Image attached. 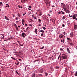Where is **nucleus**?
Returning a JSON list of instances; mask_svg holds the SVG:
<instances>
[{
	"label": "nucleus",
	"instance_id": "obj_45",
	"mask_svg": "<svg viewBox=\"0 0 77 77\" xmlns=\"http://www.w3.org/2000/svg\"><path fill=\"white\" fill-rule=\"evenodd\" d=\"M16 30H18V28L17 27L16 28Z\"/></svg>",
	"mask_w": 77,
	"mask_h": 77
},
{
	"label": "nucleus",
	"instance_id": "obj_62",
	"mask_svg": "<svg viewBox=\"0 0 77 77\" xmlns=\"http://www.w3.org/2000/svg\"><path fill=\"white\" fill-rule=\"evenodd\" d=\"M22 23L23 25H24V23L23 22H22Z\"/></svg>",
	"mask_w": 77,
	"mask_h": 77
},
{
	"label": "nucleus",
	"instance_id": "obj_44",
	"mask_svg": "<svg viewBox=\"0 0 77 77\" xmlns=\"http://www.w3.org/2000/svg\"><path fill=\"white\" fill-rule=\"evenodd\" d=\"M6 5L7 6H8V7H9V5H8V4H6Z\"/></svg>",
	"mask_w": 77,
	"mask_h": 77
},
{
	"label": "nucleus",
	"instance_id": "obj_2",
	"mask_svg": "<svg viewBox=\"0 0 77 77\" xmlns=\"http://www.w3.org/2000/svg\"><path fill=\"white\" fill-rule=\"evenodd\" d=\"M59 37L60 38H62V39H64L65 38V35L62 34H60L59 35Z\"/></svg>",
	"mask_w": 77,
	"mask_h": 77
},
{
	"label": "nucleus",
	"instance_id": "obj_57",
	"mask_svg": "<svg viewBox=\"0 0 77 77\" xmlns=\"http://www.w3.org/2000/svg\"><path fill=\"white\" fill-rule=\"evenodd\" d=\"M61 42H63V41L62 40H61Z\"/></svg>",
	"mask_w": 77,
	"mask_h": 77
},
{
	"label": "nucleus",
	"instance_id": "obj_17",
	"mask_svg": "<svg viewBox=\"0 0 77 77\" xmlns=\"http://www.w3.org/2000/svg\"><path fill=\"white\" fill-rule=\"evenodd\" d=\"M17 16H18V17H20L21 15H20V14L19 13L17 14Z\"/></svg>",
	"mask_w": 77,
	"mask_h": 77
},
{
	"label": "nucleus",
	"instance_id": "obj_20",
	"mask_svg": "<svg viewBox=\"0 0 77 77\" xmlns=\"http://www.w3.org/2000/svg\"><path fill=\"white\" fill-rule=\"evenodd\" d=\"M63 18H62V20H65V18H66V17L65 16H63Z\"/></svg>",
	"mask_w": 77,
	"mask_h": 77
},
{
	"label": "nucleus",
	"instance_id": "obj_34",
	"mask_svg": "<svg viewBox=\"0 0 77 77\" xmlns=\"http://www.w3.org/2000/svg\"><path fill=\"white\" fill-rule=\"evenodd\" d=\"M59 68V67L57 66L55 68L56 69H58V68Z\"/></svg>",
	"mask_w": 77,
	"mask_h": 77
},
{
	"label": "nucleus",
	"instance_id": "obj_9",
	"mask_svg": "<svg viewBox=\"0 0 77 77\" xmlns=\"http://www.w3.org/2000/svg\"><path fill=\"white\" fill-rule=\"evenodd\" d=\"M24 34H25V33L23 32L22 33V36H23V38H25V36H24Z\"/></svg>",
	"mask_w": 77,
	"mask_h": 77
},
{
	"label": "nucleus",
	"instance_id": "obj_30",
	"mask_svg": "<svg viewBox=\"0 0 77 77\" xmlns=\"http://www.w3.org/2000/svg\"><path fill=\"white\" fill-rule=\"evenodd\" d=\"M13 39L12 36H11L10 37V39Z\"/></svg>",
	"mask_w": 77,
	"mask_h": 77
},
{
	"label": "nucleus",
	"instance_id": "obj_1",
	"mask_svg": "<svg viewBox=\"0 0 77 77\" xmlns=\"http://www.w3.org/2000/svg\"><path fill=\"white\" fill-rule=\"evenodd\" d=\"M67 57L65 54H63L60 57V59L61 60H63V59H66Z\"/></svg>",
	"mask_w": 77,
	"mask_h": 77
},
{
	"label": "nucleus",
	"instance_id": "obj_50",
	"mask_svg": "<svg viewBox=\"0 0 77 77\" xmlns=\"http://www.w3.org/2000/svg\"><path fill=\"white\" fill-rule=\"evenodd\" d=\"M29 8H31V6H29Z\"/></svg>",
	"mask_w": 77,
	"mask_h": 77
},
{
	"label": "nucleus",
	"instance_id": "obj_13",
	"mask_svg": "<svg viewBox=\"0 0 77 77\" xmlns=\"http://www.w3.org/2000/svg\"><path fill=\"white\" fill-rule=\"evenodd\" d=\"M35 32L36 34H37V33H38V29H35Z\"/></svg>",
	"mask_w": 77,
	"mask_h": 77
},
{
	"label": "nucleus",
	"instance_id": "obj_55",
	"mask_svg": "<svg viewBox=\"0 0 77 77\" xmlns=\"http://www.w3.org/2000/svg\"><path fill=\"white\" fill-rule=\"evenodd\" d=\"M38 26H41V24L39 23V24H38Z\"/></svg>",
	"mask_w": 77,
	"mask_h": 77
},
{
	"label": "nucleus",
	"instance_id": "obj_27",
	"mask_svg": "<svg viewBox=\"0 0 77 77\" xmlns=\"http://www.w3.org/2000/svg\"><path fill=\"white\" fill-rule=\"evenodd\" d=\"M40 32H42V33H44V31H43V30H41L40 31Z\"/></svg>",
	"mask_w": 77,
	"mask_h": 77
},
{
	"label": "nucleus",
	"instance_id": "obj_42",
	"mask_svg": "<svg viewBox=\"0 0 77 77\" xmlns=\"http://www.w3.org/2000/svg\"><path fill=\"white\" fill-rule=\"evenodd\" d=\"M15 18H16V20H18V17H16Z\"/></svg>",
	"mask_w": 77,
	"mask_h": 77
},
{
	"label": "nucleus",
	"instance_id": "obj_32",
	"mask_svg": "<svg viewBox=\"0 0 77 77\" xmlns=\"http://www.w3.org/2000/svg\"><path fill=\"white\" fill-rule=\"evenodd\" d=\"M11 58L12 59H14V60H16V59H15V58H14L12 57H11Z\"/></svg>",
	"mask_w": 77,
	"mask_h": 77
},
{
	"label": "nucleus",
	"instance_id": "obj_39",
	"mask_svg": "<svg viewBox=\"0 0 77 77\" xmlns=\"http://www.w3.org/2000/svg\"><path fill=\"white\" fill-rule=\"evenodd\" d=\"M63 34H64V35H66V33H65V32H64Z\"/></svg>",
	"mask_w": 77,
	"mask_h": 77
},
{
	"label": "nucleus",
	"instance_id": "obj_25",
	"mask_svg": "<svg viewBox=\"0 0 77 77\" xmlns=\"http://www.w3.org/2000/svg\"><path fill=\"white\" fill-rule=\"evenodd\" d=\"M44 48V46H43V47H42V48H40V49H41V50H42L43 49V48Z\"/></svg>",
	"mask_w": 77,
	"mask_h": 77
},
{
	"label": "nucleus",
	"instance_id": "obj_26",
	"mask_svg": "<svg viewBox=\"0 0 77 77\" xmlns=\"http://www.w3.org/2000/svg\"><path fill=\"white\" fill-rule=\"evenodd\" d=\"M16 73H17V74H18V75H20V74H19V73H18V72L16 71Z\"/></svg>",
	"mask_w": 77,
	"mask_h": 77
},
{
	"label": "nucleus",
	"instance_id": "obj_41",
	"mask_svg": "<svg viewBox=\"0 0 77 77\" xmlns=\"http://www.w3.org/2000/svg\"><path fill=\"white\" fill-rule=\"evenodd\" d=\"M61 4H62V5H63V6H64V5H65V4H64L63 3H61Z\"/></svg>",
	"mask_w": 77,
	"mask_h": 77
},
{
	"label": "nucleus",
	"instance_id": "obj_8",
	"mask_svg": "<svg viewBox=\"0 0 77 77\" xmlns=\"http://www.w3.org/2000/svg\"><path fill=\"white\" fill-rule=\"evenodd\" d=\"M67 52H68V53H71V52H70L69 49V48H67Z\"/></svg>",
	"mask_w": 77,
	"mask_h": 77
},
{
	"label": "nucleus",
	"instance_id": "obj_21",
	"mask_svg": "<svg viewBox=\"0 0 77 77\" xmlns=\"http://www.w3.org/2000/svg\"><path fill=\"white\" fill-rule=\"evenodd\" d=\"M42 28H43V29L45 30V29H46V28L43 26L42 27Z\"/></svg>",
	"mask_w": 77,
	"mask_h": 77
},
{
	"label": "nucleus",
	"instance_id": "obj_4",
	"mask_svg": "<svg viewBox=\"0 0 77 77\" xmlns=\"http://www.w3.org/2000/svg\"><path fill=\"white\" fill-rule=\"evenodd\" d=\"M73 35H74V34L72 32H71L70 35V37H71V38L73 37Z\"/></svg>",
	"mask_w": 77,
	"mask_h": 77
},
{
	"label": "nucleus",
	"instance_id": "obj_7",
	"mask_svg": "<svg viewBox=\"0 0 77 77\" xmlns=\"http://www.w3.org/2000/svg\"><path fill=\"white\" fill-rule=\"evenodd\" d=\"M5 19L7 20H8V21H9V19L8 17H6V16H5Z\"/></svg>",
	"mask_w": 77,
	"mask_h": 77
},
{
	"label": "nucleus",
	"instance_id": "obj_60",
	"mask_svg": "<svg viewBox=\"0 0 77 77\" xmlns=\"http://www.w3.org/2000/svg\"><path fill=\"white\" fill-rule=\"evenodd\" d=\"M20 8H21L22 9V8H23V7L20 6Z\"/></svg>",
	"mask_w": 77,
	"mask_h": 77
},
{
	"label": "nucleus",
	"instance_id": "obj_40",
	"mask_svg": "<svg viewBox=\"0 0 77 77\" xmlns=\"http://www.w3.org/2000/svg\"><path fill=\"white\" fill-rule=\"evenodd\" d=\"M69 17H72V16H71L70 14H69Z\"/></svg>",
	"mask_w": 77,
	"mask_h": 77
},
{
	"label": "nucleus",
	"instance_id": "obj_18",
	"mask_svg": "<svg viewBox=\"0 0 77 77\" xmlns=\"http://www.w3.org/2000/svg\"><path fill=\"white\" fill-rule=\"evenodd\" d=\"M66 12H67V14H70V11H69V10H67V11H66Z\"/></svg>",
	"mask_w": 77,
	"mask_h": 77
},
{
	"label": "nucleus",
	"instance_id": "obj_54",
	"mask_svg": "<svg viewBox=\"0 0 77 77\" xmlns=\"http://www.w3.org/2000/svg\"><path fill=\"white\" fill-rule=\"evenodd\" d=\"M19 64V63H17V64H16V65H18V64Z\"/></svg>",
	"mask_w": 77,
	"mask_h": 77
},
{
	"label": "nucleus",
	"instance_id": "obj_63",
	"mask_svg": "<svg viewBox=\"0 0 77 77\" xmlns=\"http://www.w3.org/2000/svg\"><path fill=\"white\" fill-rule=\"evenodd\" d=\"M55 6H52V8H53V7H54Z\"/></svg>",
	"mask_w": 77,
	"mask_h": 77
},
{
	"label": "nucleus",
	"instance_id": "obj_58",
	"mask_svg": "<svg viewBox=\"0 0 77 77\" xmlns=\"http://www.w3.org/2000/svg\"><path fill=\"white\" fill-rule=\"evenodd\" d=\"M53 21L54 23L55 22V20H54Z\"/></svg>",
	"mask_w": 77,
	"mask_h": 77
},
{
	"label": "nucleus",
	"instance_id": "obj_31",
	"mask_svg": "<svg viewBox=\"0 0 77 77\" xmlns=\"http://www.w3.org/2000/svg\"><path fill=\"white\" fill-rule=\"evenodd\" d=\"M67 40H69V41H71V39L69 38H67Z\"/></svg>",
	"mask_w": 77,
	"mask_h": 77
},
{
	"label": "nucleus",
	"instance_id": "obj_64",
	"mask_svg": "<svg viewBox=\"0 0 77 77\" xmlns=\"http://www.w3.org/2000/svg\"><path fill=\"white\" fill-rule=\"evenodd\" d=\"M36 17H34L35 19V20H36Z\"/></svg>",
	"mask_w": 77,
	"mask_h": 77
},
{
	"label": "nucleus",
	"instance_id": "obj_3",
	"mask_svg": "<svg viewBox=\"0 0 77 77\" xmlns=\"http://www.w3.org/2000/svg\"><path fill=\"white\" fill-rule=\"evenodd\" d=\"M42 12H41V11H39L38 13L39 17H41V16L42 15Z\"/></svg>",
	"mask_w": 77,
	"mask_h": 77
},
{
	"label": "nucleus",
	"instance_id": "obj_12",
	"mask_svg": "<svg viewBox=\"0 0 77 77\" xmlns=\"http://www.w3.org/2000/svg\"><path fill=\"white\" fill-rule=\"evenodd\" d=\"M44 71V70L42 69L40 70V72L41 73H42Z\"/></svg>",
	"mask_w": 77,
	"mask_h": 77
},
{
	"label": "nucleus",
	"instance_id": "obj_19",
	"mask_svg": "<svg viewBox=\"0 0 77 77\" xmlns=\"http://www.w3.org/2000/svg\"><path fill=\"white\" fill-rule=\"evenodd\" d=\"M35 77V74L33 73L32 74V77Z\"/></svg>",
	"mask_w": 77,
	"mask_h": 77
},
{
	"label": "nucleus",
	"instance_id": "obj_24",
	"mask_svg": "<svg viewBox=\"0 0 77 77\" xmlns=\"http://www.w3.org/2000/svg\"><path fill=\"white\" fill-rule=\"evenodd\" d=\"M50 21H54V19H50Z\"/></svg>",
	"mask_w": 77,
	"mask_h": 77
},
{
	"label": "nucleus",
	"instance_id": "obj_28",
	"mask_svg": "<svg viewBox=\"0 0 77 77\" xmlns=\"http://www.w3.org/2000/svg\"><path fill=\"white\" fill-rule=\"evenodd\" d=\"M1 35H2L3 36L2 38H3V39H4V36H5V35L3 34Z\"/></svg>",
	"mask_w": 77,
	"mask_h": 77
},
{
	"label": "nucleus",
	"instance_id": "obj_22",
	"mask_svg": "<svg viewBox=\"0 0 77 77\" xmlns=\"http://www.w3.org/2000/svg\"><path fill=\"white\" fill-rule=\"evenodd\" d=\"M46 2H45V3H46V4H48V0H46Z\"/></svg>",
	"mask_w": 77,
	"mask_h": 77
},
{
	"label": "nucleus",
	"instance_id": "obj_61",
	"mask_svg": "<svg viewBox=\"0 0 77 77\" xmlns=\"http://www.w3.org/2000/svg\"><path fill=\"white\" fill-rule=\"evenodd\" d=\"M19 60H21V59H19Z\"/></svg>",
	"mask_w": 77,
	"mask_h": 77
},
{
	"label": "nucleus",
	"instance_id": "obj_59",
	"mask_svg": "<svg viewBox=\"0 0 77 77\" xmlns=\"http://www.w3.org/2000/svg\"><path fill=\"white\" fill-rule=\"evenodd\" d=\"M18 42L19 44L20 45H21V44H20V42H19V41Z\"/></svg>",
	"mask_w": 77,
	"mask_h": 77
},
{
	"label": "nucleus",
	"instance_id": "obj_6",
	"mask_svg": "<svg viewBox=\"0 0 77 77\" xmlns=\"http://www.w3.org/2000/svg\"><path fill=\"white\" fill-rule=\"evenodd\" d=\"M77 25H75L74 26V28L75 29V30H76L77 29Z\"/></svg>",
	"mask_w": 77,
	"mask_h": 77
},
{
	"label": "nucleus",
	"instance_id": "obj_33",
	"mask_svg": "<svg viewBox=\"0 0 77 77\" xmlns=\"http://www.w3.org/2000/svg\"><path fill=\"white\" fill-rule=\"evenodd\" d=\"M41 36H44V33H42L41 34Z\"/></svg>",
	"mask_w": 77,
	"mask_h": 77
},
{
	"label": "nucleus",
	"instance_id": "obj_56",
	"mask_svg": "<svg viewBox=\"0 0 77 77\" xmlns=\"http://www.w3.org/2000/svg\"><path fill=\"white\" fill-rule=\"evenodd\" d=\"M2 77V76L1 75V72L0 73V77Z\"/></svg>",
	"mask_w": 77,
	"mask_h": 77
},
{
	"label": "nucleus",
	"instance_id": "obj_52",
	"mask_svg": "<svg viewBox=\"0 0 77 77\" xmlns=\"http://www.w3.org/2000/svg\"><path fill=\"white\" fill-rule=\"evenodd\" d=\"M28 9L29 11H30V10H31V9H30V8H28Z\"/></svg>",
	"mask_w": 77,
	"mask_h": 77
},
{
	"label": "nucleus",
	"instance_id": "obj_47",
	"mask_svg": "<svg viewBox=\"0 0 77 77\" xmlns=\"http://www.w3.org/2000/svg\"><path fill=\"white\" fill-rule=\"evenodd\" d=\"M29 26H32V24H29Z\"/></svg>",
	"mask_w": 77,
	"mask_h": 77
},
{
	"label": "nucleus",
	"instance_id": "obj_36",
	"mask_svg": "<svg viewBox=\"0 0 77 77\" xmlns=\"http://www.w3.org/2000/svg\"><path fill=\"white\" fill-rule=\"evenodd\" d=\"M24 19L22 20V23H23L24 22Z\"/></svg>",
	"mask_w": 77,
	"mask_h": 77
},
{
	"label": "nucleus",
	"instance_id": "obj_23",
	"mask_svg": "<svg viewBox=\"0 0 77 77\" xmlns=\"http://www.w3.org/2000/svg\"><path fill=\"white\" fill-rule=\"evenodd\" d=\"M51 69L52 71H54V69L52 68H51Z\"/></svg>",
	"mask_w": 77,
	"mask_h": 77
},
{
	"label": "nucleus",
	"instance_id": "obj_38",
	"mask_svg": "<svg viewBox=\"0 0 77 77\" xmlns=\"http://www.w3.org/2000/svg\"><path fill=\"white\" fill-rule=\"evenodd\" d=\"M61 12L62 13V14H64V13L62 11H61Z\"/></svg>",
	"mask_w": 77,
	"mask_h": 77
},
{
	"label": "nucleus",
	"instance_id": "obj_48",
	"mask_svg": "<svg viewBox=\"0 0 77 77\" xmlns=\"http://www.w3.org/2000/svg\"><path fill=\"white\" fill-rule=\"evenodd\" d=\"M64 41H64V39H63V43H64Z\"/></svg>",
	"mask_w": 77,
	"mask_h": 77
},
{
	"label": "nucleus",
	"instance_id": "obj_5",
	"mask_svg": "<svg viewBox=\"0 0 77 77\" xmlns=\"http://www.w3.org/2000/svg\"><path fill=\"white\" fill-rule=\"evenodd\" d=\"M72 17L73 18V19H74L75 20L76 19V17L75 16V14H74L72 16Z\"/></svg>",
	"mask_w": 77,
	"mask_h": 77
},
{
	"label": "nucleus",
	"instance_id": "obj_11",
	"mask_svg": "<svg viewBox=\"0 0 77 77\" xmlns=\"http://www.w3.org/2000/svg\"><path fill=\"white\" fill-rule=\"evenodd\" d=\"M21 2L22 3H25V0H21Z\"/></svg>",
	"mask_w": 77,
	"mask_h": 77
},
{
	"label": "nucleus",
	"instance_id": "obj_29",
	"mask_svg": "<svg viewBox=\"0 0 77 77\" xmlns=\"http://www.w3.org/2000/svg\"><path fill=\"white\" fill-rule=\"evenodd\" d=\"M45 76H47V75H48V73L47 72L45 73Z\"/></svg>",
	"mask_w": 77,
	"mask_h": 77
},
{
	"label": "nucleus",
	"instance_id": "obj_51",
	"mask_svg": "<svg viewBox=\"0 0 77 77\" xmlns=\"http://www.w3.org/2000/svg\"><path fill=\"white\" fill-rule=\"evenodd\" d=\"M26 67H25V71H26Z\"/></svg>",
	"mask_w": 77,
	"mask_h": 77
},
{
	"label": "nucleus",
	"instance_id": "obj_37",
	"mask_svg": "<svg viewBox=\"0 0 77 77\" xmlns=\"http://www.w3.org/2000/svg\"><path fill=\"white\" fill-rule=\"evenodd\" d=\"M62 27H65V24H62Z\"/></svg>",
	"mask_w": 77,
	"mask_h": 77
},
{
	"label": "nucleus",
	"instance_id": "obj_16",
	"mask_svg": "<svg viewBox=\"0 0 77 77\" xmlns=\"http://www.w3.org/2000/svg\"><path fill=\"white\" fill-rule=\"evenodd\" d=\"M74 75H75V76H77V71H76Z\"/></svg>",
	"mask_w": 77,
	"mask_h": 77
},
{
	"label": "nucleus",
	"instance_id": "obj_49",
	"mask_svg": "<svg viewBox=\"0 0 77 77\" xmlns=\"http://www.w3.org/2000/svg\"><path fill=\"white\" fill-rule=\"evenodd\" d=\"M14 26H15V27H17V25H16V24H15L14 25Z\"/></svg>",
	"mask_w": 77,
	"mask_h": 77
},
{
	"label": "nucleus",
	"instance_id": "obj_14",
	"mask_svg": "<svg viewBox=\"0 0 77 77\" xmlns=\"http://www.w3.org/2000/svg\"><path fill=\"white\" fill-rule=\"evenodd\" d=\"M41 21H42V20H41L40 19H39L38 20V22L40 23H41Z\"/></svg>",
	"mask_w": 77,
	"mask_h": 77
},
{
	"label": "nucleus",
	"instance_id": "obj_53",
	"mask_svg": "<svg viewBox=\"0 0 77 77\" xmlns=\"http://www.w3.org/2000/svg\"><path fill=\"white\" fill-rule=\"evenodd\" d=\"M0 5H2V2H0Z\"/></svg>",
	"mask_w": 77,
	"mask_h": 77
},
{
	"label": "nucleus",
	"instance_id": "obj_43",
	"mask_svg": "<svg viewBox=\"0 0 77 77\" xmlns=\"http://www.w3.org/2000/svg\"><path fill=\"white\" fill-rule=\"evenodd\" d=\"M60 13H61V12L60 11L58 13V14H60Z\"/></svg>",
	"mask_w": 77,
	"mask_h": 77
},
{
	"label": "nucleus",
	"instance_id": "obj_35",
	"mask_svg": "<svg viewBox=\"0 0 77 77\" xmlns=\"http://www.w3.org/2000/svg\"><path fill=\"white\" fill-rule=\"evenodd\" d=\"M60 50H61V51H63V50L62 48H60Z\"/></svg>",
	"mask_w": 77,
	"mask_h": 77
},
{
	"label": "nucleus",
	"instance_id": "obj_10",
	"mask_svg": "<svg viewBox=\"0 0 77 77\" xmlns=\"http://www.w3.org/2000/svg\"><path fill=\"white\" fill-rule=\"evenodd\" d=\"M29 21L31 23H33V20L32 19H30L29 20Z\"/></svg>",
	"mask_w": 77,
	"mask_h": 77
},
{
	"label": "nucleus",
	"instance_id": "obj_15",
	"mask_svg": "<svg viewBox=\"0 0 77 77\" xmlns=\"http://www.w3.org/2000/svg\"><path fill=\"white\" fill-rule=\"evenodd\" d=\"M69 44L70 45H72V46L74 45V44H73L71 42V43H69Z\"/></svg>",
	"mask_w": 77,
	"mask_h": 77
},
{
	"label": "nucleus",
	"instance_id": "obj_46",
	"mask_svg": "<svg viewBox=\"0 0 77 77\" xmlns=\"http://www.w3.org/2000/svg\"><path fill=\"white\" fill-rule=\"evenodd\" d=\"M18 8H20V5H18Z\"/></svg>",
	"mask_w": 77,
	"mask_h": 77
}]
</instances>
